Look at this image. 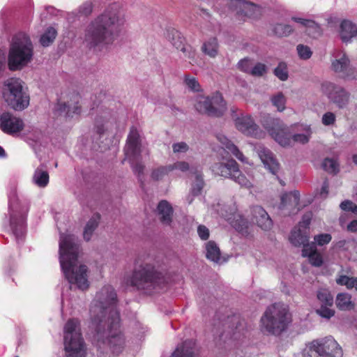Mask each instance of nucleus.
I'll return each instance as SVG.
<instances>
[{
  "instance_id": "f257e3e1",
  "label": "nucleus",
  "mask_w": 357,
  "mask_h": 357,
  "mask_svg": "<svg viewBox=\"0 0 357 357\" xmlns=\"http://www.w3.org/2000/svg\"><path fill=\"white\" fill-rule=\"evenodd\" d=\"M125 22L122 5L112 3L89 25L85 40L91 47L112 44L119 37Z\"/></svg>"
},
{
  "instance_id": "f03ea898",
  "label": "nucleus",
  "mask_w": 357,
  "mask_h": 357,
  "mask_svg": "<svg viewBox=\"0 0 357 357\" xmlns=\"http://www.w3.org/2000/svg\"><path fill=\"white\" fill-rule=\"evenodd\" d=\"M79 242L73 234H61L59 240V261L65 277L69 283L81 290L89 287V271L86 265H77Z\"/></svg>"
},
{
  "instance_id": "7ed1b4c3",
  "label": "nucleus",
  "mask_w": 357,
  "mask_h": 357,
  "mask_svg": "<svg viewBox=\"0 0 357 357\" xmlns=\"http://www.w3.org/2000/svg\"><path fill=\"white\" fill-rule=\"evenodd\" d=\"M127 282L141 293L153 296L167 289L169 277L155 263L144 261L135 264Z\"/></svg>"
},
{
  "instance_id": "20e7f679",
  "label": "nucleus",
  "mask_w": 357,
  "mask_h": 357,
  "mask_svg": "<svg viewBox=\"0 0 357 357\" xmlns=\"http://www.w3.org/2000/svg\"><path fill=\"white\" fill-rule=\"evenodd\" d=\"M97 347L103 352L109 350L114 354H120L126 345L124 335L120 330L119 314H112L107 321H101L96 334Z\"/></svg>"
},
{
  "instance_id": "39448f33",
  "label": "nucleus",
  "mask_w": 357,
  "mask_h": 357,
  "mask_svg": "<svg viewBox=\"0 0 357 357\" xmlns=\"http://www.w3.org/2000/svg\"><path fill=\"white\" fill-rule=\"evenodd\" d=\"M33 52V44L29 37L23 33L16 35L8 54V67L10 70H17L26 66L31 60Z\"/></svg>"
},
{
  "instance_id": "423d86ee",
  "label": "nucleus",
  "mask_w": 357,
  "mask_h": 357,
  "mask_svg": "<svg viewBox=\"0 0 357 357\" xmlns=\"http://www.w3.org/2000/svg\"><path fill=\"white\" fill-rule=\"evenodd\" d=\"M2 96L8 105L17 111H22L29 105V96L20 78L11 77L3 82Z\"/></svg>"
},
{
  "instance_id": "0eeeda50",
  "label": "nucleus",
  "mask_w": 357,
  "mask_h": 357,
  "mask_svg": "<svg viewBox=\"0 0 357 357\" xmlns=\"http://www.w3.org/2000/svg\"><path fill=\"white\" fill-rule=\"evenodd\" d=\"M63 330L66 357H86V348L80 332L79 321L69 319Z\"/></svg>"
},
{
  "instance_id": "6e6552de",
  "label": "nucleus",
  "mask_w": 357,
  "mask_h": 357,
  "mask_svg": "<svg viewBox=\"0 0 357 357\" xmlns=\"http://www.w3.org/2000/svg\"><path fill=\"white\" fill-rule=\"evenodd\" d=\"M303 357H342V347L332 336L314 340L307 343Z\"/></svg>"
},
{
  "instance_id": "1a4fd4ad",
  "label": "nucleus",
  "mask_w": 357,
  "mask_h": 357,
  "mask_svg": "<svg viewBox=\"0 0 357 357\" xmlns=\"http://www.w3.org/2000/svg\"><path fill=\"white\" fill-rule=\"evenodd\" d=\"M261 123L280 145L284 147L291 146V128L287 127L280 119L264 114L261 118Z\"/></svg>"
},
{
  "instance_id": "9d476101",
  "label": "nucleus",
  "mask_w": 357,
  "mask_h": 357,
  "mask_svg": "<svg viewBox=\"0 0 357 357\" xmlns=\"http://www.w3.org/2000/svg\"><path fill=\"white\" fill-rule=\"evenodd\" d=\"M124 152L133 172L139 177L143 174L144 166L141 162L142 146L140 136L138 130L134 127L131 128L128 135Z\"/></svg>"
},
{
  "instance_id": "9b49d317",
  "label": "nucleus",
  "mask_w": 357,
  "mask_h": 357,
  "mask_svg": "<svg viewBox=\"0 0 357 357\" xmlns=\"http://www.w3.org/2000/svg\"><path fill=\"white\" fill-rule=\"evenodd\" d=\"M10 228L17 242L22 240L25 234V219L27 208L22 206L15 193L9 199Z\"/></svg>"
},
{
  "instance_id": "f8f14e48",
  "label": "nucleus",
  "mask_w": 357,
  "mask_h": 357,
  "mask_svg": "<svg viewBox=\"0 0 357 357\" xmlns=\"http://www.w3.org/2000/svg\"><path fill=\"white\" fill-rule=\"evenodd\" d=\"M118 297L114 287L107 284L100 288L91 302L94 311L118 312Z\"/></svg>"
},
{
  "instance_id": "ddd939ff",
  "label": "nucleus",
  "mask_w": 357,
  "mask_h": 357,
  "mask_svg": "<svg viewBox=\"0 0 357 357\" xmlns=\"http://www.w3.org/2000/svg\"><path fill=\"white\" fill-rule=\"evenodd\" d=\"M211 169L214 174L225 178H231L241 187L245 188L252 187V182L242 174L238 163L233 159L228 160L225 162L215 163Z\"/></svg>"
},
{
  "instance_id": "4468645a",
  "label": "nucleus",
  "mask_w": 357,
  "mask_h": 357,
  "mask_svg": "<svg viewBox=\"0 0 357 357\" xmlns=\"http://www.w3.org/2000/svg\"><path fill=\"white\" fill-rule=\"evenodd\" d=\"M195 107L199 113L215 117L222 116L227 110L226 102L219 92L211 97H198Z\"/></svg>"
},
{
  "instance_id": "2eb2a0df",
  "label": "nucleus",
  "mask_w": 357,
  "mask_h": 357,
  "mask_svg": "<svg viewBox=\"0 0 357 357\" xmlns=\"http://www.w3.org/2000/svg\"><path fill=\"white\" fill-rule=\"evenodd\" d=\"M291 321V314H264L260 320V329L266 334L280 335Z\"/></svg>"
},
{
  "instance_id": "dca6fc26",
  "label": "nucleus",
  "mask_w": 357,
  "mask_h": 357,
  "mask_svg": "<svg viewBox=\"0 0 357 357\" xmlns=\"http://www.w3.org/2000/svg\"><path fill=\"white\" fill-rule=\"evenodd\" d=\"M321 91L339 108H344L347 105L350 95L342 86L326 82L321 84Z\"/></svg>"
},
{
  "instance_id": "f3484780",
  "label": "nucleus",
  "mask_w": 357,
  "mask_h": 357,
  "mask_svg": "<svg viewBox=\"0 0 357 357\" xmlns=\"http://www.w3.org/2000/svg\"><path fill=\"white\" fill-rule=\"evenodd\" d=\"M235 126L243 134L255 138H264L265 132L255 123L250 115L241 114L235 119Z\"/></svg>"
},
{
  "instance_id": "a211bd4d",
  "label": "nucleus",
  "mask_w": 357,
  "mask_h": 357,
  "mask_svg": "<svg viewBox=\"0 0 357 357\" xmlns=\"http://www.w3.org/2000/svg\"><path fill=\"white\" fill-rule=\"evenodd\" d=\"M225 3L230 9L235 10L241 16L257 17L260 14L259 8L250 2L243 0H221Z\"/></svg>"
},
{
  "instance_id": "6ab92c4d",
  "label": "nucleus",
  "mask_w": 357,
  "mask_h": 357,
  "mask_svg": "<svg viewBox=\"0 0 357 357\" xmlns=\"http://www.w3.org/2000/svg\"><path fill=\"white\" fill-rule=\"evenodd\" d=\"M23 121L10 112H3L0 115V129L6 134L15 135L24 128Z\"/></svg>"
},
{
  "instance_id": "aec40b11",
  "label": "nucleus",
  "mask_w": 357,
  "mask_h": 357,
  "mask_svg": "<svg viewBox=\"0 0 357 357\" xmlns=\"http://www.w3.org/2000/svg\"><path fill=\"white\" fill-rule=\"evenodd\" d=\"M300 195L298 191L284 193L281 197L279 209L283 215L296 214L300 210Z\"/></svg>"
},
{
  "instance_id": "412c9836",
  "label": "nucleus",
  "mask_w": 357,
  "mask_h": 357,
  "mask_svg": "<svg viewBox=\"0 0 357 357\" xmlns=\"http://www.w3.org/2000/svg\"><path fill=\"white\" fill-rule=\"evenodd\" d=\"M256 151L264 167L272 174H275L279 169V163L273 153L262 145L256 146Z\"/></svg>"
},
{
  "instance_id": "4be33fe9",
  "label": "nucleus",
  "mask_w": 357,
  "mask_h": 357,
  "mask_svg": "<svg viewBox=\"0 0 357 357\" xmlns=\"http://www.w3.org/2000/svg\"><path fill=\"white\" fill-rule=\"evenodd\" d=\"M332 69L344 78H351L354 75V70L350 66V61L345 54L332 61Z\"/></svg>"
},
{
  "instance_id": "5701e85b",
  "label": "nucleus",
  "mask_w": 357,
  "mask_h": 357,
  "mask_svg": "<svg viewBox=\"0 0 357 357\" xmlns=\"http://www.w3.org/2000/svg\"><path fill=\"white\" fill-rule=\"evenodd\" d=\"M190 174L195 176V181H193L190 194L188 198L189 204L192 203L194 197L201 194L204 186V181L203 180L200 166H192L190 169Z\"/></svg>"
},
{
  "instance_id": "b1692460",
  "label": "nucleus",
  "mask_w": 357,
  "mask_h": 357,
  "mask_svg": "<svg viewBox=\"0 0 357 357\" xmlns=\"http://www.w3.org/2000/svg\"><path fill=\"white\" fill-rule=\"evenodd\" d=\"M78 96H75L73 100L67 102H59L55 107L56 114L64 116H73L74 114H78L80 107L78 105Z\"/></svg>"
},
{
  "instance_id": "393cba45",
  "label": "nucleus",
  "mask_w": 357,
  "mask_h": 357,
  "mask_svg": "<svg viewBox=\"0 0 357 357\" xmlns=\"http://www.w3.org/2000/svg\"><path fill=\"white\" fill-rule=\"evenodd\" d=\"M227 219L231 221V226L241 235L248 236L250 234L251 224L238 212L231 214Z\"/></svg>"
},
{
  "instance_id": "a878e982",
  "label": "nucleus",
  "mask_w": 357,
  "mask_h": 357,
  "mask_svg": "<svg viewBox=\"0 0 357 357\" xmlns=\"http://www.w3.org/2000/svg\"><path fill=\"white\" fill-rule=\"evenodd\" d=\"M253 218L257 225L263 230L267 231L271 229L273 222L267 212L261 206H255L252 209Z\"/></svg>"
},
{
  "instance_id": "bb28decb",
  "label": "nucleus",
  "mask_w": 357,
  "mask_h": 357,
  "mask_svg": "<svg viewBox=\"0 0 357 357\" xmlns=\"http://www.w3.org/2000/svg\"><path fill=\"white\" fill-rule=\"evenodd\" d=\"M217 139L222 145L223 149H227L228 152L234 155L238 160L243 162H248L247 158L244 156L243 153L225 135L218 134L217 135Z\"/></svg>"
},
{
  "instance_id": "cd10ccee",
  "label": "nucleus",
  "mask_w": 357,
  "mask_h": 357,
  "mask_svg": "<svg viewBox=\"0 0 357 357\" xmlns=\"http://www.w3.org/2000/svg\"><path fill=\"white\" fill-rule=\"evenodd\" d=\"M303 257H307L310 263L316 267H319L323 264L322 257L317 250L316 245L314 243L307 244L302 250Z\"/></svg>"
},
{
  "instance_id": "c85d7f7f",
  "label": "nucleus",
  "mask_w": 357,
  "mask_h": 357,
  "mask_svg": "<svg viewBox=\"0 0 357 357\" xmlns=\"http://www.w3.org/2000/svg\"><path fill=\"white\" fill-rule=\"evenodd\" d=\"M50 176L46 167L40 165L34 171L32 182L39 188H45L49 183Z\"/></svg>"
},
{
  "instance_id": "c756f323",
  "label": "nucleus",
  "mask_w": 357,
  "mask_h": 357,
  "mask_svg": "<svg viewBox=\"0 0 357 357\" xmlns=\"http://www.w3.org/2000/svg\"><path fill=\"white\" fill-rule=\"evenodd\" d=\"M296 133L291 132V144L293 142H297L302 144H307L312 135V130L310 126L301 125L296 126Z\"/></svg>"
},
{
  "instance_id": "7c9ffc66",
  "label": "nucleus",
  "mask_w": 357,
  "mask_h": 357,
  "mask_svg": "<svg viewBox=\"0 0 357 357\" xmlns=\"http://www.w3.org/2000/svg\"><path fill=\"white\" fill-rule=\"evenodd\" d=\"M292 20L300 24L302 27H305L307 34L312 37L317 38L321 35V29L319 25L315 22L310 20L295 17H292Z\"/></svg>"
},
{
  "instance_id": "2f4dec72",
  "label": "nucleus",
  "mask_w": 357,
  "mask_h": 357,
  "mask_svg": "<svg viewBox=\"0 0 357 357\" xmlns=\"http://www.w3.org/2000/svg\"><path fill=\"white\" fill-rule=\"evenodd\" d=\"M357 35V26L349 20H344L340 24V37L343 42L348 43Z\"/></svg>"
},
{
  "instance_id": "473e14b6",
  "label": "nucleus",
  "mask_w": 357,
  "mask_h": 357,
  "mask_svg": "<svg viewBox=\"0 0 357 357\" xmlns=\"http://www.w3.org/2000/svg\"><path fill=\"white\" fill-rule=\"evenodd\" d=\"M157 211L161 222L164 225H169L173 214V209L169 203L166 200H162L158 205Z\"/></svg>"
},
{
  "instance_id": "72a5a7b5",
  "label": "nucleus",
  "mask_w": 357,
  "mask_h": 357,
  "mask_svg": "<svg viewBox=\"0 0 357 357\" xmlns=\"http://www.w3.org/2000/svg\"><path fill=\"white\" fill-rule=\"evenodd\" d=\"M195 342L186 340L178 346L170 357H193L195 355Z\"/></svg>"
},
{
  "instance_id": "f704fd0d",
  "label": "nucleus",
  "mask_w": 357,
  "mask_h": 357,
  "mask_svg": "<svg viewBox=\"0 0 357 357\" xmlns=\"http://www.w3.org/2000/svg\"><path fill=\"white\" fill-rule=\"evenodd\" d=\"M202 52L211 58H215L218 54L219 44L215 37H212L206 40L202 47Z\"/></svg>"
},
{
  "instance_id": "c9c22d12",
  "label": "nucleus",
  "mask_w": 357,
  "mask_h": 357,
  "mask_svg": "<svg viewBox=\"0 0 357 357\" xmlns=\"http://www.w3.org/2000/svg\"><path fill=\"white\" fill-rule=\"evenodd\" d=\"M206 257L215 263H220L221 260L220 250L217 243L213 241H209L205 245Z\"/></svg>"
},
{
  "instance_id": "e433bc0d",
  "label": "nucleus",
  "mask_w": 357,
  "mask_h": 357,
  "mask_svg": "<svg viewBox=\"0 0 357 357\" xmlns=\"http://www.w3.org/2000/svg\"><path fill=\"white\" fill-rule=\"evenodd\" d=\"M336 305L340 310L350 311L354 308V303L351 301V296L347 293L338 294L336 296Z\"/></svg>"
},
{
  "instance_id": "4c0bfd02",
  "label": "nucleus",
  "mask_w": 357,
  "mask_h": 357,
  "mask_svg": "<svg viewBox=\"0 0 357 357\" xmlns=\"http://www.w3.org/2000/svg\"><path fill=\"white\" fill-rule=\"evenodd\" d=\"M290 242L295 246L303 245V248L307 244H310L307 235L303 234L300 229H294L289 236Z\"/></svg>"
},
{
  "instance_id": "58836bf2",
  "label": "nucleus",
  "mask_w": 357,
  "mask_h": 357,
  "mask_svg": "<svg viewBox=\"0 0 357 357\" xmlns=\"http://www.w3.org/2000/svg\"><path fill=\"white\" fill-rule=\"evenodd\" d=\"M167 38L177 50H181L185 45V38L183 37L182 34L176 29L168 30Z\"/></svg>"
},
{
  "instance_id": "ea45409f",
  "label": "nucleus",
  "mask_w": 357,
  "mask_h": 357,
  "mask_svg": "<svg viewBox=\"0 0 357 357\" xmlns=\"http://www.w3.org/2000/svg\"><path fill=\"white\" fill-rule=\"evenodd\" d=\"M99 215L93 216L86 223L84 232L83 237L85 241H89L98 225Z\"/></svg>"
},
{
  "instance_id": "a19ab883",
  "label": "nucleus",
  "mask_w": 357,
  "mask_h": 357,
  "mask_svg": "<svg viewBox=\"0 0 357 357\" xmlns=\"http://www.w3.org/2000/svg\"><path fill=\"white\" fill-rule=\"evenodd\" d=\"M56 35L57 31L52 26L48 27L40 38V44L43 47H48L54 42Z\"/></svg>"
},
{
  "instance_id": "79ce46f5",
  "label": "nucleus",
  "mask_w": 357,
  "mask_h": 357,
  "mask_svg": "<svg viewBox=\"0 0 357 357\" xmlns=\"http://www.w3.org/2000/svg\"><path fill=\"white\" fill-rule=\"evenodd\" d=\"M317 298L324 307H331L333 304V297L329 290L322 289L317 291Z\"/></svg>"
},
{
  "instance_id": "37998d69",
  "label": "nucleus",
  "mask_w": 357,
  "mask_h": 357,
  "mask_svg": "<svg viewBox=\"0 0 357 357\" xmlns=\"http://www.w3.org/2000/svg\"><path fill=\"white\" fill-rule=\"evenodd\" d=\"M272 105L277 108L280 112H283L286 108L287 98L282 92L274 94L271 98Z\"/></svg>"
},
{
  "instance_id": "c03bdc74",
  "label": "nucleus",
  "mask_w": 357,
  "mask_h": 357,
  "mask_svg": "<svg viewBox=\"0 0 357 357\" xmlns=\"http://www.w3.org/2000/svg\"><path fill=\"white\" fill-rule=\"evenodd\" d=\"M293 28L285 24H277L273 28V33L278 37H285L293 32Z\"/></svg>"
},
{
  "instance_id": "a18cd8bd",
  "label": "nucleus",
  "mask_w": 357,
  "mask_h": 357,
  "mask_svg": "<svg viewBox=\"0 0 357 357\" xmlns=\"http://www.w3.org/2000/svg\"><path fill=\"white\" fill-rule=\"evenodd\" d=\"M323 169L331 174H337L339 172V164L332 158H325L322 162Z\"/></svg>"
},
{
  "instance_id": "49530a36",
  "label": "nucleus",
  "mask_w": 357,
  "mask_h": 357,
  "mask_svg": "<svg viewBox=\"0 0 357 357\" xmlns=\"http://www.w3.org/2000/svg\"><path fill=\"white\" fill-rule=\"evenodd\" d=\"M274 75L281 81H286L289 77L286 63L280 62L275 68Z\"/></svg>"
},
{
  "instance_id": "de8ad7c7",
  "label": "nucleus",
  "mask_w": 357,
  "mask_h": 357,
  "mask_svg": "<svg viewBox=\"0 0 357 357\" xmlns=\"http://www.w3.org/2000/svg\"><path fill=\"white\" fill-rule=\"evenodd\" d=\"M169 172H170L169 165L159 167L153 170L151 177L153 180L158 181L162 179Z\"/></svg>"
},
{
  "instance_id": "09e8293b",
  "label": "nucleus",
  "mask_w": 357,
  "mask_h": 357,
  "mask_svg": "<svg viewBox=\"0 0 357 357\" xmlns=\"http://www.w3.org/2000/svg\"><path fill=\"white\" fill-rule=\"evenodd\" d=\"M192 166H190L189 163L185 161H177L172 165H169V169L170 172L173 170H179L182 172H186L189 171L190 172V169Z\"/></svg>"
},
{
  "instance_id": "8fccbe9b",
  "label": "nucleus",
  "mask_w": 357,
  "mask_h": 357,
  "mask_svg": "<svg viewBox=\"0 0 357 357\" xmlns=\"http://www.w3.org/2000/svg\"><path fill=\"white\" fill-rule=\"evenodd\" d=\"M93 10V3L91 1L83 3L78 8V15L79 17H86L89 15Z\"/></svg>"
},
{
  "instance_id": "3c124183",
  "label": "nucleus",
  "mask_w": 357,
  "mask_h": 357,
  "mask_svg": "<svg viewBox=\"0 0 357 357\" xmlns=\"http://www.w3.org/2000/svg\"><path fill=\"white\" fill-rule=\"evenodd\" d=\"M332 239V236L329 234H321L314 236V245H317L319 246H323L326 245L331 242Z\"/></svg>"
},
{
  "instance_id": "603ef678",
  "label": "nucleus",
  "mask_w": 357,
  "mask_h": 357,
  "mask_svg": "<svg viewBox=\"0 0 357 357\" xmlns=\"http://www.w3.org/2000/svg\"><path fill=\"white\" fill-rule=\"evenodd\" d=\"M266 72V66L261 63H257L254 66H252L249 74L256 77H261L264 75Z\"/></svg>"
},
{
  "instance_id": "864d4df0",
  "label": "nucleus",
  "mask_w": 357,
  "mask_h": 357,
  "mask_svg": "<svg viewBox=\"0 0 357 357\" xmlns=\"http://www.w3.org/2000/svg\"><path fill=\"white\" fill-rule=\"evenodd\" d=\"M289 310L288 305L283 303H275L271 306L268 307L265 312H287Z\"/></svg>"
},
{
  "instance_id": "5fc2aeb1",
  "label": "nucleus",
  "mask_w": 357,
  "mask_h": 357,
  "mask_svg": "<svg viewBox=\"0 0 357 357\" xmlns=\"http://www.w3.org/2000/svg\"><path fill=\"white\" fill-rule=\"evenodd\" d=\"M184 54V57L189 59V62L192 63L195 61V50L189 45H185L180 50Z\"/></svg>"
},
{
  "instance_id": "6e6d98bb",
  "label": "nucleus",
  "mask_w": 357,
  "mask_h": 357,
  "mask_svg": "<svg viewBox=\"0 0 357 357\" xmlns=\"http://www.w3.org/2000/svg\"><path fill=\"white\" fill-rule=\"evenodd\" d=\"M296 49L300 58L303 59H308L311 57L312 51L309 47L303 45H298Z\"/></svg>"
},
{
  "instance_id": "4d7b16f0",
  "label": "nucleus",
  "mask_w": 357,
  "mask_h": 357,
  "mask_svg": "<svg viewBox=\"0 0 357 357\" xmlns=\"http://www.w3.org/2000/svg\"><path fill=\"white\" fill-rule=\"evenodd\" d=\"M184 82L190 90L193 91H199L200 90V85L195 77L186 76Z\"/></svg>"
},
{
  "instance_id": "13d9d810",
  "label": "nucleus",
  "mask_w": 357,
  "mask_h": 357,
  "mask_svg": "<svg viewBox=\"0 0 357 357\" xmlns=\"http://www.w3.org/2000/svg\"><path fill=\"white\" fill-rule=\"evenodd\" d=\"M252 61L248 58H245L241 59L238 63V68L239 70H241L243 72L249 73L250 71L251 68L252 67Z\"/></svg>"
},
{
  "instance_id": "bf43d9fd",
  "label": "nucleus",
  "mask_w": 357,
  "mask_h": 357,
  "mask_svg": "<svg viewBox=\"0 0 357 357\" xmlns=\"http://www.w3.org/2000/svg\"><path fill=\"white\" fill-rule=\"evenodd\" d=\"M172 150L174 153H185L189 150V146L184 142L174 143Z\"/></svg>"
},
{
  "instance_id": "052dcab7",
  "label": "nucleus",
  "mask_w": 357,
  "mask_h": 357,
  "mask_svg": "<svg viewBox=\"0 0 357 357\" xmlns=\"http://www.w3.org/2000/svg\"><path fill=\"white\" fill-rule=\"evenodd\" d=\"M335 114L331 112H326L321 119V122L324 126H332L335 123Z\"/></svg>"
},
{
  "instance_id": "680f3d73",
  "label": "nucleus",
  "mask_w": 357,
  "mask_h": 357,
  "mask_svg": "<svg viewBox=\"0 0 357 357\" xmlns=\"http://www.w3.org/2000/svg\"><path fill=\"white\" fill-rule=\"evenodd\" d=\"M340 206L343 211H351L354 213H357V205L349 200L342 202Z\"/></svg>"
},
{
  "instance_id": "e2e57ef3",
  "label": "nucleus",
  "mask_w": 357,
  "mask_h": 357,
  "mask_svg": "<svg viewBox=\"0 0 357 357\" xmlns=\"http://www.w3.org/2000/svg\"><path fill=\"white\" fill-rule=\"evenodd\" d=\"M197 234L199 238L203 241H206L209 238V229L204 225L198 226Z\"/></svg>"
},
{
  "instance_id": "0e129e2a",
  "label": "nucleus",
  "mask_w": 357,
  "mask_h": 357,
  "mask_svg": "<svg viewBox=\"0 0 357 357\" xmlns=\"http://www.w3.org/2000/svg\"><path fill=\"white\" fill-rule=\"evenodd\" d=\"M6 55H5L4 52L0 49V77L3 75V74L6 70Z\"/></svg>"
},
{
  "instance_id": "69168bd1",
  "label": "nucleus",
  "mask_w": 357,
  "mask_h": 357,
  "mask_svg": "<svg viewBox=\"0 0 357 357\" xmlns=\"http://www.w3.org/2000/svg\"><path fill=\"white\" fill-rule=\"evenodd\" d=\"M312 218V213H305L302 218V221L299 222L300 227H303L304 228H307L310 223Z\"/></svg>"
},
{
  "instance_id": "338daca9",
  "label": "nucleus",
  "mask_w": 357,
  "mask_h": 357,
  "mask_svg": "<svg viewBox=\"0 0 357 357\" xmlns=\"http://www.w3.org/2000/svg\"><path fill=\"white\" fill-rule=\"evenodd\" d=\"M95 127L98 134L100 135L104 134L105 128L103 122L99 121V120L97 119L95 123Z\"/></svg>"
},
{
  "instance_id": "774afa93",
  "label": "nucleus",
  "mask_w": 357,
  "mask_h": 357,
  "mask_svg": "<svg viewBox=\"0 0 357 357\" xmlns=\"http://www.w3.org/2000/svg\"><path fill=\"white\" fill-rule=\"evenodd\" d=\"M346 287L349 289L354 288L357 291V278L351 277Z\"/></svg>"
}]
</instances>
